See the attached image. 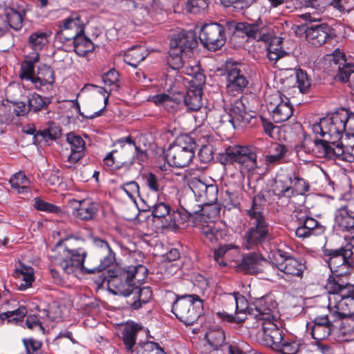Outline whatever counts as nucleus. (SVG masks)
Listing matches in <instances>:
<instances>
[{
  "label": "nucleus",
  "mask_w": 354,
  "mask_h": 354,
  "mask_svg": "<svg viewBox=\"0 0 354 354\" xmlns=\"http://www.w3.org/2000/svg\"><path fill=\"white\" fill-rule=\"evenodd\" d=\"M135 296L133 297V301L130 299L127 301L131 308L133 310L140 309L143 304L148 303L152 297V290L150 287L145 286L140 288L138 286H135L133 293Z\"/></svg>",
  "instance_id": "obj_41"
},
{
  "label": "nucleus",
  "mask_w": 354,
  "mask_h": 354,
  "mask_svg": "<svg viewBox=\"0 0 354 354\" xmlns=\"http://www.w3.org/2000/svg\"><path fill=\"white\" fill-rule=\"evenodd\" d=\"M260 30V38L258 41L270 44L267 53L268 58L270 61H277L285 55V51L279 48V45L282 42V39L274 35L273 26L271 25L266 26L262 23Z\"/></svg>",
  "instance_id": "obj_21"
},
{
  "label": "nucleus",
  "mask_w": 354,
  "mask_h": 354,
  "mask_svg": "<svg viewBox=\"0 0 354 354\" xmlns=\"http://www.w3.org/2000/svg\"><path fill=\"white\" fill-rule=\"evenodd\" d=\"M225 164H236L242 174H254L259 168L257 149L251 145H233L227 147L221 156Z\"/></svg>",
  "instance_id": "obj_8"
},
{
  "label": "nucleus",
  "mask_w": 354,
  "mask_h": 354,
  "mask_svg": "<svg viewBox=\"0 0 354 354\" xmlns=\"http://www.w3.org/2000/svg\"><path fill=\"white\" fill-rule=\"evenodd\" d=\"M66 142L71 149V153L67 160L71 164H75L85 156V141L80 136L71 132L66 135Z\"/></svg>",
  "instance_id": "obj_27"
},
{
  "label": "nucleus",
  "mask_w": 354,
  "mask_h": 354,
  "mask_svg": "<svg viewBox=\"0 0 354 354\" xmlns=\"http://www.w3.org/2000/svg\"><path fill=\"white\" fill-rule=\"evenodd\" d=\"M6 19L10 28L19 30L22 28L23 18L21 13L14 9H10L6 12Z\"/></svg>",
  "instance_id": "obj_64"
},
{
  "label": "nucleus",
  "mask_w": 354,
  "mask_h": 354,
  "mask_svg": "<svg viewBox=\"0 0 354 354\" xmlns=\"http://www.w3.org/2000/svg\"><path fill=\"white\" fill-rule=\"evenodd\" d=\"M320 127L315 126V131H321L322 127L326 129L336 140L341 139L344 133L348 138H354V113L342 109L330 115L321 118ZM352 151L354 152V144Z\"/></svg>",
  "instance_id": "obj_9"
},
{
  "label": "nucleus",
  "mask_w": 354,
  "mask_h": 354,
  "mask_svg": "<svg viewBox=\"0 0 354 354\" xmlns=\"http://www.w3.org/2000/svg\"><path fill=\"white\" fill-rule=\"evenodd\" d=\"M278 320H270L257 325L261 326L263 330V340L265 344L274 349L283 340L282 330L277 326Z\"/></svg>",
  "instance_id": "obj_26"
},
{
  "label": "nucleus",
  "mask_w": 354,
  "mask_h": 354,
  "mask_svg": "<svg viewBox=\"0 0 354 354\" xmlns=\"http://www.w3.org/2000/svg\"><path fill=\"white\" fill-rule=\"evenodd\" d=\"M165 83H161V86L165 91L169 92L170 94L176 95L177 93H181L179 88L182 86L180 82V77H174L170 75H165L163 80Z\"/></svg>",
  "instance_id": "obj_59"
},
{
  "label": "nucleus",
  "mask_w": 354,
  "mask_h": 354,
  "mask_svg": "<svg viewBox=\"0 0 354 354\" xmlns=\"http://www.w3.org/2000/svg\"><path fill=\"white\" fill-rule=\"evenodd\" d=\"M50 102L49 98L42 97L36 93H34L28 98L30 109L35 113L46 109Z\"/></svg>",
  "instance_id": "obj_55"
},
{
  "label": "nucleus",
  "mask_w": 354,
  "mask_h": 354,
  "mask_svg": "<svg viewBox=\"0 0 354 354\" xmlns=\"http://www.w3.org/2000/svg\"><path fill=\"white\" fill-rule=\"evenodd\" d=\"M55 82V72L53 69L42 64L37 68V73L33 80V86L37 90L49 91Z\"/></svg>",
  "instance_id": "obj_29"
},
{
  "label": "nucleus",
  "mask_w": 354,
  "mask_h": 354,
  "mask_svg": "<svg viewBox=\"0 0 354 354\" xmlns=\"http://www.w3.org/2000/svg\"><path fill=\"white\" fill-rule=\"evenodd\" d=\"M333 61L338 66V73L335 78L342 82L348 81L351 74H354V64L347 63L344 55L341 52L337 51H335Z\"/></svg>",
  "instance_id": "obj_35"
},
{
  "label": "nucleus",
  "mask_w": 354,
  "mask_h": 354,
  "mask_svg": "<svg viewBox=\"0 0 354 354\" xmlns=\"http://www.w3.org/2000/svg\"><path fill=\"white\" fill-rule=\"evenodd\" d=\"M264 260L261 254L257 253H250L243 257L240 263V269L248 274H257L260 271L259 265L261 261Z\"/></svg>",
  "instance_id": "obj_44"
},
{
  "label": "nucleus",
  "mask_w": 354,
  "mask_h": 354,
  "mask_svg": "<svg viewBox=\"0 0 354 354\" xmlns=\"http://www.w3.org/2000/svg\"><path fill=\"white\" fill-rule=\"evenodd\" d=\"M354 312L338 317L336 337L342 341H350L354 339Z\"/></svg>",
  "instance_id": "obj_32"
},
{
  "label": "nucleus",
  "mask_w": 354,
  "mask_h": 354,
  "mask_svg": "<svg viewBox=\"0 0 354 354\" xmlns=\"http://www.w3.org/2000/svg\"><path fill=\"white\" fill-rule=\"evenodd\" d=\"M88 239L93 246L96 249L100 250V252L103 254V257L100 259V264L94 268L96 272H102L115 261V253L113 251L106 241L94 236L92 234L88 236Z\"/></svg>",
  "instance_id": "obj_23"
},
{
  "label": "nucleus",
  "mask_w": 354,
  "mask_h": 354,
  "mask_svg": "<svg viewBox=\"0 0 354 354\" xmlns=\"http://www.w3.org/2000/svg\"><path fill=\"white\" fill-rule=\"evenodd\" d=\"M165 83H161V86L165 91L169 92L170 94L176 95L177 93H181L179 88L182 86L180 82V77H174L170 75H165L163 80Z\"/></svg>",
  "instance_id": "obj_58"
},
{
  "label": "nucleus",
  "mask_w": 354,
  "mask_h": 354,
  "mask_svg": "<svg viewBox=\"0 0 354 354\" xmlns=\"http://www.w3.org/2000/svg\"><path fill=\"white\" fill-rule=\"evenodd\" d=\"M188 185L196 201L200 203L196 206H201L202 213H203V206L210 205L216 202L218 196L216 185H207L196 178H192Z\"/></svg>",
  "instance_id": "obj_17"
},
{
  "label": "nucleus",
  "mask_w": 354,
  "mask_h": 354,
  "mask_svg": "<svg viewBox=\"0 0 354 354\" xmlns=\"http://www.w3.org/2000/svg\"><path fill=\"white\" fill-rule=\"evenodd\" d=\"M9 182L12 188L16 189L20 194L29 192V180L26 175L21 171L15 174L10 178Z\"/></svg>",
  "instance_id": "obj_53"
},
{
  "label": "nucleus",
  "mask_w": 354,
  "mask_h": 354,
  "mask_svg": "<svg viewBox=\"0 0 354 354\" xmlns=\"http://www.w3.org/2000/svg\"><path fill=\"white\" fill-rule=\"evenodd\" d=\"M299 343L292 339H285L274 350L283 354H297L299 350Z\"/></svg>",
  "instance_id": "obj_56"
},
{
  "label": "nucleus",
  "mask_w": 354,
  "mask_h": 354,
  "mask_svg": "<svg viewBox=\"0 0 354 354\" xmlns=\"http://www.w3.org/2000/svg\"><path fill=\"white\" fill-rule=\"evenodd\" d=\"M190 55L181 54V53L170 48L169 51V56L167 57V64L171 69L174 71H179L183 73V69L192 64L194 60L186 61L185 58L189 57Z\"/></svg>",
  "instance_id": "obj_42"
},
{
  "label": "nucleus",
  "mask_w": 354,
  "mask_h": 354,
  "mask_svg": "<svg viewBox=\"0 0 354 354\" xmlns=\"http://www.w3.org/2000/svg\"><path fill=\"white\" fill-rule=\"evenodd\" d=\"M242 65L233 61H227L225 64L227 90L232 95L241 93L248 84Z\"/></svg>",
  "instance_id": "obj_15"
},
{
  "label": "nucleus",
  "mask_w": 354,
  "mask_h": 354,
  "mask_svg": "<svg viewBox=\"0 0 354 354\" xmlns=\"http://www.w3.org/2000/svg\"><path fill=\"white\" fill-rule=\"evenodd\" d=\"M196 46L195 35L192 31L182 30L174 34L170 40V48L181 54H192V50Z\"/></svg>",
  "instance_id": "obj_24"
},
{
  "label": "nucleus",
  "mask_w": 354,
  "mask_h": 354,
  "mask_svg": "<svg viewBox=\"0 0 354 354\" xmlns=\"http://www.w3.org/2000/svg\"><path fill=\"white\" fill-rule=\"evenodd\" d=\"M268 110L276 123L287 121L293 113L290 99L280 91H275L266 97Z\"/></svg>",
  "instance_id": "obj_13"
},
{
  "label": "nucleus",
  "mask_w": 354,
  "mask_h": 354,
  "mask_svg": "<svg viewBox=\"0 0 354 354\" xmlns=\"http://www.w3.org/2000/svg\"><path fill=\"white\" fill-rule=\"evenodd\" d=\"M199 39L205 47L215 51L225 44V28L218 23L204 24L201 28Z\"/></svg>",
  "instance_id": "obj_14"
},
{
  "label": "nucleus",
  "mask_w": 354,
  "mask_h": 354,
  "mask_svg": "<svg viewBox=\"0 0 354 354\" xmlns=\"http://www.w3.org/2000/svg\"><path fill=\"white\" fill-rule=\"evenodd\" d=\"M335 226L341 232H354V205L349 203L336 212Z\"/></svg>",
  "instance_id": "obj_25"
},
{
  "label": "nucleus",
  "mask_w": 354,
  "mask_h": 354,
  "mask_svg": "<svg viewBox=\"0 0 354 354\" xmlns=\"http://www.w3.org/2000/svg\"><path fill=\"white\" fill-rule=\"evenodd\" d=\"M268 257L277 270L279 279L289 283L301 279L306 268L302 259L295 258L281 249L272 250Z\"/></svg>",
  "instance_id": "obj_7"
},
{
  "label": "nucleus",
  "mask_w": 354,
  "mask_h": 354,
  "mask_svg": "<svg viewBox=\"0 0 354 354\" xmlns=\"http://www.w3.org/2000/svg\"><path fill=\"white\" fill-rule=\"evenodd\" d=\"M239 249L232 243L220 245L214 252L215 261L220 266H225L239 254Z\"/></svg>",
  "instance_id": "obj_31"
},
{
  "label": "nucleus",
  "mask_w": 354,
  "mask_h": 354,
  "mask_svg": "<svg viewBox=\"0 0 354 354\" xmlns=\"http://www.w3.org/2000/svg\"><path fill=\"white\" fill-rule=\"evenodd\" d=\"M195 142L187 135L178 137L168 148L165 158L170 166H188L195 156Z\"/></svg>",
  "instance_id": "obj_11"
},
{
  "label": "nucleus",
  "mask_w": 354,
  "mask_h": 354,
  "mask_svg": "<svg viewBox=\"0 0 354 354\" xmlns=\"http://www.w3.org/2000/svg\"><path fill=\"white\" fill-rule=\"evenodd\" d=\"M321 124V120L311 126V130L315 136L322 137L323 140L315 138L314 140L315 149L313 151L316 156L319 158L333 160L354 161V152H347L344 150L343 145L339 143L340 139H335L330 132L322 127L321 131H315V126Z\"/></svg>",
  "instance_id": "obj_4"
},
{
  "label": "nucleus",
  "mask_w": 354,
  "mask_h": 354,
  "mask_svg": "<svg viewBox=\"0 0 354 354\" xmlns=\"http://www.w3.org/2000/svg\"><path fill=\"white\" fill-rule=\"evenodd\" d=\"M146 57L142 46H133L129 48L124 55V62L128 65L136 68Z\"/></svg>",
  "instance_id": "obj_49"
},
{
  "label": "nucleus",
  "mask_w": 354,
  "mask_h": 354,
  "mask_svg": "<svg viewBox=\"0 0 354 354\" xmlns=\"http://www.w3.org/2000/svg\"><path fill=\"white\" fill-rule=\"evenodd\" d=\"M245 101H246L245 98L241 97L230 102L227 118L234 129L245 127L252 118L250 111L245 106Z\"/></svg>",
  "instance_id": "obj_19"
},
{
  "label": "nucleus",
  "mask_w": 354,
  "mask_h": 354,
  "mask_svg": "<svg viewBox=\"0 0 354 354\" xmlns=\"http://www.w3.org/2000/svg\"><path fill=\"white\" fill-rule=\"evenodd\" d=\"M135 354H166L158 344L153 342H145L136 346Z\"/></svg>",
  "instance_id": "obj_57"
},
{
  "label": "nucleus",
  "mask_w": 354,
  "mask_h": 354,
  "mask_svg": "<svg viewBox=\"0 0 354 354\" xmlns=\"http://www.w3.org/2000/svg\"><path fill=\"white\" fill-rule=\"evenodd\" d=\"M71 47L80 57H88L95 49V45L84 33L72 40Z\"/></svg>",
  "instance_id": "obj_40"
},
{
  "label": "nucleus",
  "mask_w": 354,
  "mask_h": 354,
  "mask_svg": "<svg viewBox=\"0 0 354 354\" xmlns=\"http://www.w3.org/2000/svg\"><path fill=\"white\" fill-rule=\"evenodd\" d=\"M239 249L232 243L220 245L214 252L215 261L220 266H225L239 254Z\"/></svg>",
  "instance_id": "obj_30"
},
{
  "label": "nucleus",
  "mask_w": 354,
  "mask_h": 354,
  "mask_svg": "<svg viewBox=\"0 0 354 354\" xmlns=\"http://www.w3.org/2000/svg\"><path fill=\"white\" fill-rule=\"evenodd\" d=\"M138 328L136 325H127L123 330L122 337L125 348L131 354H135L136 348L133 347L136 344V335Z\"/></svg>",
  "instance_id": "obj_50"
},
{
  "label": "nucleus",
  "mask_w": 354,
  "mask_h": 354,
  "mask_svg": "<svg viewBox=\"0 0 354 354\" xmlns=\"http://www.w3.org/2000/svg\"><path fill=\"white\" fill-rule=\"evenodd\" d=\"M202 221H198L195 226L198 227L201 234L211 243H216L223 238V232L216 228L214 223L206 221L205 215L203 213Z\"/></svg>",
  "instance_id": "obj_38"
},
{
  "label": "nucleus",
  "mask_w": 354,
  "mask_h": 354,
  "mask_svg": "<svg viewBox=\"0 0 354 354\" xmlns=\"http://www.w3.org/2000/svg\"><path fill=\"white\" fill-rule=\"evenodd\" d=\"M227 198L224 201V209L230 210L232 209H240L241 194L236 192L226 191Z\"/></svg>",
  "instance_id": "obj_63"
},
{
  "label": "nucleus",
  "mask_w": 354,
  "mask_h": 354,
  "mask_svg": "<svg viewBox=\"0 0 354 354\" xmlns=\"http://www.w3.org/2000/svg\"><path fill=\"white\" fill-rule=\"evenodd\" d=\"M183 93H177L176 95L160 93L152 96L151 101L156 105L171 112L177 110L183 102Z\"/></svg>",
  "instance_id": "obj_33"
},
{
  "label": "nucleus",
  "mask_w": 354,
  "mask_h": 354,
  "mask_svg": "<svg viewBox=\"0 0 354 354\" xmlns=\"http://www.w3.org/2000/svg\"><path fill=\"white\" fill-rule=\"evenodd\" d=\"M337 281L330 280L326 286L328 297L327 313L318 315L307 327L315 340H324L330 336L336 337L338 317L354 312V286L342 288Z\"/></svg>",
  "instance_id": "obj_1"
},
{
  "label": "nucleus",
  "mask_w": 354,
  "mask_h": 354,
  "mask_svg": "<svg viewBox=\"0 0 354 354\" xmlns=\"http://www.w3.org/2000/svg\"><path fill=\"white\" fill-rule=\"evenodd\" d=\"M26 314V308L24 306H21L14 310L3 313L1 314V317L2 319H7L10 323L17 324L23 320Z\"/></svg>",
  "instance_id": "obj_62"
},
{
  "label": "nucleus",
  "mask_w": 354,
  "mask_h": 354,
  "mask_svg": "<svg viewBox=\"0 0 354 354\" xmlns=\"http://www.w3.org/2000/svg\"><path fill=\"white\" fill-rule=\"evenodd\" d=\"M203 218V213H202L201 206H196L188 209L171 210L166 221L169 227L178 229L187 221H191L195 226L198 221H202Z\"/></svg>",
  "instance_id": "obj_18"
},
{
  "label": "nucleus",
  "mask_w": 354,
  "mask_h": 354,
  "mask_svg": "<svg viewBox=\"0 0 354 354\" xmlns=\"http://www.w3.org/2000/svg\"><path fill=\"white\" fill-rule=\"evenodd\" d=\"M297 217V227L295 234L297 237L305 239L310 236H317L324 233L325 227L316 219L305 214Z\"/></svg>",
  "instance_id": "obj_22"
},
{
  "label": "nucleus",
  "mask_w": 354,
  "mask_h": 354,
  "mask_svg": "<svg viewBox=\"0 0 354 354\" xmlns=\"http://www.w3.org/2000/svg\"><path fill=\"white\" fill-rule=\"evenodd\" d=\"M304 6L312 10L313 14H322L331 5V0H303Z\"/></svg>",
  "instance_id": "obj_60"
},
{
  "label": "nucleus",
  "mask_w": 354,
  "mask_h": 354,
  "mask_svg": "<svg viewBox=\"0 0 354 354\" xmlns=\"http://www.w3.org/2000/svg\"><path fill=\"white\" fill-rule=\"evenodd\" d=\"M13 275L18 281L17 286L20 291L30 288L35 279L33 268L21 262L16 265Z\"/></svg>",
  "instance_id": "obj_28"
},
{
  "label": "nucleus",
  "mask_w": 354,
  "mask_h": 354,
  "mask_svg": "<svg viewBox=\"0 0 354 354\" xmlns=\"http://www.w3.org/2000/svg\"><path fill=\"white\" fill-rule=\"evenodd\" d=\"M265 198L262 194L253 197L252 205L246 209L250 227L245 234L248 248L262 245L272 239V227L263 212Z\"/></svg>",
  "instance_id": "obj_2"
},
{
  "label": "nucleus",
  "mask_w": 354,
  "mask_h": 354,
  "mask_svg": "<svg viewBox=\"0 0 354 354\" xmlns=\"http://www.w3.org/2000/svg\"><path fill=\"white\" fill-rule=\"evenodd\" d=\"M205 337L209 344L214 348L221 346L225 340L224 330L220 327L209 329L206 333Z\"/></svg>",
  "instance_id": "obj_52"
},
{
  "label": "nucleus",
  "mask_w": 354,
  "mask_h": 354,
  "mask_svg": "<svg viewBox=\"0 0 354 354\" xmlns=\"http://www.w3.org/2000/svg\"><path fill=\"white\" fill-rule=\"evenodd\" d=\"M306 39L314 46H322L335 37V30L326 23L310 24L304 30Z\"/></svg>",
  "instance_id": "obj_20"
},
{
  "label": "nucleus",
  "mask_w": 354,
  "mask_h": 354,
  "mask_svg": "<svg viewBox=\"0 0 354 354\" xmlns=\"http://www.w3.org/2000/svg\"><path fill=\"white\" fill-rule=\"evenodd\" d=\"M142 178L148 189L156 194L160 192L165 186L164 179L153 173L145 174L142 176Z\"/></svg>",
  "instance_id": "obj_54"
},
{
  "label": "nucleus",
  "mask_w": 354,
  "mask_h": 354,
  "mask_svg": "<svg viewBox=\"0 0 354 354\" xmlns=\"http://www.w3.org/2000/svg\"><path fill=\"white\" fill-rule=\"evenodd\" d=\"M183 73L189 76L192 77V80L190 82L192 83L193 86H195V89H201L205 83V76L201 72L199 66L196 64V61H194L192 64H189L183 69Z\"/></svg>",
  "instance_id": "obj_47"
},
{
  "label": "nucleus",
  "mask_w": 354,
  "mask_h": 354,
  "mask_svg": "<svg viewBox=\"0 0 354 354\" xmlns=\"http://www.w3.org/2000/svg\"><path fill=\"white\" fill-rule=\"evenodd\" d=\"M98 211V203L89 201H82L80 202L79 207L75 209L73 215L80 220L90 221L95 218Z\"/></svg>",
  "instance_id": "obj_39"
},
{
  "label": "nucleus",
  "mask_w": 354,
  "mask_h": 354,
  "mask_svg": "<svg viewBox=\"0 0 354 354\" xmlns=\"http://www.w3.org/2000/svg\"><path fill=\"white\" fill-rule=\"evenodd\" d=\"M39 61L38 53H30L26 56L25 60L20 67L19 77L23 81L30 82L33 85V80L35 78V64Z\"/></svg>",
  "instance_id": "obj_34"
},
{
  "label": "nucleus",
  "mask_w": 354,
  "mask_h": 354,
  "mask_svg": "<svg viewBox=\"0 0 354 354\" xmlns=\"http://www.w3.org/2000/svg\"><path fill=\"white\" fill-rule=\"evenodd\" d=\"M50 34L47 31L37 30L32 32L28 40V44L33 50L32 53L41 51L48 43V38Z\"/></svg>",
  "instance_id": "obj_45"
},
{
  "label": "nucleus",
  "mask_w": 354,
  "mask_h": 354,
  "mask_svg": "<svg viewBox=\"0 0 354 354\" xmlns=\"http://www.w3.org/2000/svg\"><path fill=\"white\" fill-rule=\"evenodd\" d=\"M225 301L232 306V308L227 307L229 311H232L235 307V313L236 314L244 313L247 312L250 315V308L251 304H248L245 298L241 294L236 292L229 294L225 297Z\"/></svg>",
  "instance_id": "obj_43"
},
{
  "label": "nucleus",
  "mask_w": 354,
  "mask_h": 354,
  "mask_svg": "<svg viewBox=\"0 0 354 354\" xmlns=\"http://www.w3.org/2000/svg\"><path fill=\"white\" fill-rule=\"evenodd\" d=\"M225 7H232L234 10L243 14L257 0H219ZM270 8H275L284 3L285 0H268Z\"/></svg>",
  "instance_id": "obj_36"
},
{
  "label": "nucleus",
  "mask_w": 354,
  "mask_h": 354,
  "mask_svg": "<svg viewBox=\"0 0 354 354\" xmlns=\"http://www.w3.org/2000/svg\"><path fill=\"white\" fill-rule=\"evenodd\" d=\"M183 102L190 111H198L202 106V92L201 89H189L183 94Z\"/></svg>",
  "instance_id": "obj_48"
},
{
  "label": "nucleus",
  "mask_w": 354,
  "mask_h": 354,
  "mask_svg": "<svg viewBox=\"0 0 354 354\" xmlns=\"http://www.w3.org/2000/svg\"><path fill=\"white\" fill-rule=\"evenodd\" d=\"M115 274L109 277L102 273L95 280L98 286L106 283L108 290L115 295L129 297L133 293L136 283L135 280H144L148 273L147 268L141 264L128 266L124 269L116 270Z\"/></svg>",
  "instance_id": "obj_3"
},
{
  "label": "nucleus",
  "mask_w": 354,
  "mask_h": 354,
  "mask_svg": "<svg viewBox=\"0 0 354 354\" xmlns=\"http://www.w3.org/2000/svg\"><path fill=\"white\" fill-rule=\"evenodd\" d=\"M55 250L59 254L57 259L58 267L66 275L77 276V274L79 272L82 274L96 272L94 268L89 269L84 265L88 255L86 249L83 248L71 249L59 242L55 245Z\"/></svg>",
  "instance_id": "obj_5"
},
{
  "label": "nucleus",
  "mask_w": 354,
  "mask_h": 354,
  "mask_svg": "<svg viewBox=\"0 0 354 354\" xmlns=\"http://www.w3.org/2000/svg\"><path fill=\"white\" fill-rule=\"evenodd\" d=\"M148 207L151 209L153 217L157 218H164L165 216L168 218L172 210L170 204L165 201V198L158 194L156 201H149Z\"/></svg>",
  "instance_id": "obj_46"
},
{
  "label": "nucleus",
  "mask_w": 354,
  "mask_h": 354,
  "mask_svg": "<svg viewBox=\"0 0 354 354\" xmlns=\"http://www.w3.org/2000/svg\"><path fill=\"white\" fill-rule=\"evenodd\" d=\"M203 300L195 294L176 296L171 312L185 325L194 324L203 314Z\"/></svg>",
  "instance_id": "obj_10"
},
{
  "label": "nucleus",
  "mask_w": 354,
  "mask_h": 354,
  "mask_svg": "<svg viewBox=\"0 0 354 354\" xmlns=\"http://www.w3.org/2000/svg\"><path fill=\"white\" fill-rule=\"evenodd\" d=\"M262 22L255 24L241 23L238 25L237 29L242 30L248 37L253 38L258 41Z\"/></svg>",
  "instance_id": "obj_61"
},
{
  "label": "nucleus",
  "mask_w": 354,
  "mask_h": 354,
  "mask_svg": "<svg viewBox=\"0 0 354 354\" xmlns=\"http://www.w3.org/2000/svg\"><path fill=\"white\" fill-rule=\"evenodd\" d=\"M296 85L300 93L306 94L309 93L312 86V79L306 71L298 68H295Z\"/></svg>",
  "instance_id": "obj_51"
},
{
  "label": "nucleus",
  "mask_w": 354,
  "mask_h": 354,
  "mask_svg": "<svg viewBox=\"0 0 354 354\" xmlns=\"http://www.w3.org/2000/svg\"><path fill=\"white\" fill-rule=\"evenodd\" d=\"M84 28L85 26L80 15L73 13L62 21L56 37L62 43L71 42L84 33Z\"/></svg>",
  "instance_id": "obj_16"
},
{
  "label": "nucleus",
  "mask_w": 354,
  "mask_h": 354,
  "mask_svg": "<svg viewBox=\"0 0 354 354\" xmlns=\"http://www.w3.org/2000/svg\"><path fill=\"white\" fill-rule=\"evenodd\" d=\"M288 151V147L280 143H273L269 149L268 154L265 156V163L267 166H273L283 162Z\"/></svg>",
  "instance_id": "obj_37"
},
{
  "label": "nucleus",
  "mask_w": 354,
  "mask_h": 354,
  "mask_svg": "<svg viewBox=\"0 0 354 354\" xmlns=\"http://www.w3.org/2000/svg\"><path fill=\"white\" fill-rule=\"evenodd\" d=\"M250 316L260 324L270 320H278L279 318L277 302L270 295L256 298L250 308Z\"/></svg>",
  "instance_id": "obj_12"
},
{
  "label": "nucleus",
  "mask_w": 354,
  "mask_h": 354,
  "mask_svg": "<svg viewBox=\"0 0 354 354\" xmlns=\"http://www.w3.org/2000/svg\"><path fill=\"white\" fill-rule=\"evenodd\" d=\"M309 190L308 182L294 172L277 174L272 187L274 196L285 203H288L292 197L306 196Z\"/></svg>",
  "instance_id": "obj_6"
}]
</instances>
